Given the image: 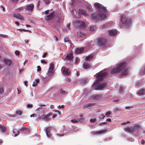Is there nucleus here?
Listing matches in <instances>:
<instances>
[{"mask_svg": "<svg viewBox=\"0 0 145 145\" xmlns=\"http://www.w3.org/2000/svg\"><path fill=\"white\" fill-rule=\"evenodd\" d=\"M120 72L122 76L126 75L128 74V68L127 64L125 62H121L118 64L116 67L114 68L111 71V74L118 73Z\"/></svg>", "mask_w": 145, "mask_h": 145, "instance_id": "f257e3e1", "label": "nucleus"}, {"mask_svg": "<svg viewBox=\"0 0 145 145\" xmlns=\"http://www.w3.org/2000/svg\"><path fill=\"white\" fill-rule=\"evenodd\" d=\"M120 21L124 26L129 27L131 23V20L128 18L124 14H122L121 17Z\"/></svg>", "mask_w": 145, "mask_h": 145, "instance_id": "f03ea898", "label": "nucleus"}, {"mask_svg": "<svg viewBox=\"0 0 145 145\" xmlns=\"http://www.w3.org/2000/svg\"><path fill=\"white\" fill-rule=\"evenodd\" d=\"M106 17V14L103 13H98L97 14L94 13L91 14L92 18L96 21H98L100 18L103 19L105 18Z\"/></svg>", "mask_w": 145, "mask_h": 145, "instance_id": "7ed1b4c3", "label": "nucleus"}, {"mask_svg": "<svg viewBox=\"0 0 145 145\" xmlns=\"http://www.w3.org/2000/svg\"><path fill=\"white\" fill-rule=\"evenodd\" d=\"M106 73L105 72L100 71L95 75V77L97 79V82L102 80L103 78L106 75Z\"/></svg>", "mask_w": 145, "mask_h": 145, "instance_id": "20e7f679", "label": "nucleus"}, {"mask_svg": "<svg viewBox=\"0 0 145 145\" xmlns=\"http://www.w3.org/2000/svg\"><path fill=\"white\" fill-rule=\"evenodd\" d=\"M95 6L97 9L103 12H105L106 9L105 7L98 3H95Z\"/></svg>", "mask_w": 145, "mask_h": 145, "instance_id": "39448f33", "label": "nucleus"}, {"mask_svg": "<svg viewBox=\"0 0 145 145\" xmlns=\"http://www.w3.org/2000/svg\"><path fill=\"white\" fill-rule=\"evenodd\" d=\"M106 86V84L105 83H100L95 86L94 89L101 90L105 88Z\"/></svg>", "mask_w": 145, "mask_h": 145, "instance_id": "423d86ee", "label": "nucleus"}, {"mask_svg": "<svg viewBox=\"0 0 145 145\" xmlns=\"http://www.w3.org/2000/svg\"><path fill=\"white\" fill-rule=\"evenodd\" d=\"M55 17V14L54 12H52L49 15L45 17V20L46 21H49L54 19Z\"/></svg>", "mask_w": 145, "mask_h": 145, "instance_id": "0eeeda50", "label": "nucleus"}, {"mask_svg": "<svg viewBox=\"0 0 145 145\" xmlns=\"http://www.w3.org/2000/svg\"><path fill=\"white\" fill-rule=\"evenodd\" d=\"M52 114L51 113H49L46 115L43 114L40 117V118L41 119H43L46 121H48L50 120V119L49 118V116H52Z\"/></svg>", "mask_w": 145, "mask_h": 145, "instance_id": "6e6552de", "label": "nucleus"}, {"mask_svg": "<svg viewBox=\"0 0 145 145\" xmlns=\"http://www.w3.org/2000/svg\"><path fill=\"white\" fill-rule=\"evenodd\" d=\"M97 42L100 46L105 45L106 42V40L103 38H99L97 40Z\"/></svg>", "mask_w": 145, "mask_h": 145, "instance_id": "1a4fd4ad", "label": "nucleus"}, {"mask_svg": "<svg viewBox=\"0 0 145 145\" xmlns=\"http://www.w3.org/2000/svg\"><path fill=\"white\" fill-rule=\"evenodd\" d=\"M13 17L20 20H24V18L23 16L21 15L20 13H14L13 14Z\"/></svg>", "mask_w": 145, "mask_h": 145, "instance_id": "9d476101", "label": "nucleus"}, {"mask_svg": "<svg viewBox=\"0 0 145 145\" xmlns=\"http://www.w3.org/2000/svg\"><path fill=\"white\" fill-rule=\"evenodd\" d=\"M3 60L5 64L8 67L10 66L12 64V61L9 59L5 58L3 59Z\"/></svg>", "mask_w": 145, "mask_h": 145, "instance_id": "9b49d317", "label": "nucleus"}, {"mask_svg": "<svg viewBox=\"0 0 145 145\" xmlns=\"http://www.w3.org/2000/svg\"><path fill=\"white\" fill-rule=\"evenodd\" d=\"M34 5L33 4H28L26 6V10L29 11H32L33 9Z\"/></svg>", "mask_w": 145, "mask_h": 145, "instance_id": "f8f14e48", "label": "nucleus"}, {"mask_svg": "<svg viewBox=\"0 0 145 145\" xmlns=\"http://www.w3.org/2000/svg\"><path fill=\"white\" fill-rule=\"evenodd\" d=\"M73 54L72 53H70L68 54L66 57L65 58L64 60L65 61L66 60H69V61H71L73 59Z\"/></svg>", "mask_w": 145, "mask_h": 145, "instance_id": "ddd939ff", "label": "nucleus"}, {"mask_svg": "<svg viewBox=\"0 0 145 145\" xmlns=\"http://www.w3.org/2000/svg\"><path fill=\"white\" fill-rule=\"evenodd\" d=\"M62 73L64 74L67 75L69 74L70 72L69 69L65 67H63L62 68Z\"/></svg>", "mask_w": 145, "mask_h": 145, "instance_id": "4468645a", "label": "nucleus"}, {"mask_svg": "<svg viewBox=\"0 0 145 145\" xmlns=\"http://www.w3.org/2000/svg\"><path fill=\"white\" fill-rule=\"evenodd\" d=\"M77 25L81 28H84L85 27V24L84 22L79 21L76 22Z\"/></svg>", "mask_w": 145, "mask_h": 145, "instance_id": "2eb2a0df", "label": "nucleus"}, {"mask_svg": "<svg viewBox=\"0 0 145 145\" xmlns=\"http://www.w3.org/2000/svg\"><path fill=\"white\" fill-rule=\"evenodd\" d=\"M83 67L84 69H87L90 68L91 67V65L90 64L88 63L87 61H85L83 63Z\"/></svg>", "mask_w": 145, "mask_h": 145, "instance_id": "dca6fc26", "label": "nucleus"}, {"mask_svg": "<svg viewBox=\"0 0 145 145\" xmlns=\"http://www.w3.org/2000/svg\"><path fill=\"white\" fill-rule=\"evenodd\" d=\"M140 127L139 125L136 124L135 126L133 127V132H139Z\"/></svg>", "mask_w": 145, "mask_h": 145, "instance_id": "f3484780", "label": "nucleus"}, {"mask_svg": "<svg viewBox=\"0 0 145 145\" xmlns=\"http://www.w3.org/2000/svg\"><path fill=\"white\" fill-rule=\"evenodd\" d=\"M52 74L53 72L52 71L48 70L46 73V76L44 78H50L52 76Z\"/></svg>", "mask_w": 145, "mask_h": 145, "instance_id": "a211bd4d", "label": "nucleus"}, {"mask_svg": "<svg viewBox=\"0 0 145 145\" xmlns=\"http://www.w3.org/2000/svg\"><path fill=\"white\" fill-rule=\"evenodd\" d=\"M109 32L110 35H114L117 33V31L116 30L112 29L109 30Z\"/></svg>", "mask_w": 145, "mask_h": 145, "instance_id": "6ab92c4d", "label": "nucleus"}, {"mask_svg": "<svg viewBox=\"0 0 145 145\" xmlns=\"http://www.w3.org/2000/svg\"><path fill=\"white\" fill-rule=\"evenodd\" d=\"M50 128L49 127L47 128L46 129V133L47 136L48 137H50L51 135V133L50 132Z\"/></svg>", "mask_w": 145, "mask_h": 145, "instance_id": "aec40b11", "label": "nucleus"}, {"mask_svg": "<svg viewBox=\"0 0 145 145\" xmlns=\"http://www.w3.org/2000/svg\"><path fill=\"white\" fill-rule=\"evenodd\" d=\"M19 131H20L23 132L24 133H27L29 131V129L25 127H23L21 128Z\"/></svg>", "mask_w": 145, "mask_h": 145, "instance_id": "412c9836", "label": "nucleus"}, {"mask_svg": "<svg viewBox=\"0 0 145 145\" xmlns=\"http://www.w3.org/2000/svg\"><path fill=\"white\" fill-rule=\"evenodd\" d=\"M101 97V96L100 95H94L92 96H91V99H98L99 98H100Z\"/></svg>", "mask_w": 145, "mask_h": 145, "instance_id": "4be33fe9", "label": "nucleus"}, {"mask_svg": "<svg viewBox=\"0 0 145 145\" xmlns=\"http://www.w3.org/2000/svg\"><path fill=\"white\" fill-rule=\"evenodd\" d=\"M125 131L130 133H133V127H127L124 128Z\"/></svg>", "mask_w": 145, "mask_h": 145, "instance_id": "5701e85b", "label": "nucleus"}, {"mask_svg": "<svg viewBox=\"0 0 145 145\" xmlns=\"http://www.w3.org/2000/svg\"><path fill=\"white\" fill-rule=\"evenodd\" d=\"M79 14H82L84 15H86V11L83 9H79Z\"/></svg>", "mask_w": 145, "mask_h": 145, "instance_id": "b1692460", "label": "nucleus"}, {"mask_svg": "<svg viewBox=\"0 0 145 145\" xmlns=\"http://www.w3.org/2000/svg\"><path fill=\"white\" fill-rule=\"evenodd\" d=\"M84 51V48H77L75 52L76 53H80Z\"/></svg>", "mask_w": 145, "mask_h": 145, "instance_id": "393cba45", "label": "nucleus"}, {"mask_svg": "<svg viewBox=\"0 0 145 145\" xmlns=\"http://www.w3.org/2000/svg\"><path fill=\"white\" fill-rule=\"evenodd\" d=\"M0 129L1 132L3 133L6 131L7 128L6 127L2 126L0 125Z\"/></svg>", "mask_w": 145, "mask_h": 145, "instance_id": "a878e982", "label": "nucleus"}, {"mask_svg": "<svg viewBox=\"0 0 145 145\" xmlns=\"http://www.w3.org/2000/svg\"><path fill=\"white\" fill-rule=\"evenodd\" d=\"M13 133L14 134V137L17 136L20 134L19 131H17V130L15 129H13Z\"/></svg>", "mask_w": 145, "mask_h": 145, "instance_id": "bb28decb", "label": "nucleus"}, {"mask_svg": "<svg viewBox=\"0 0 145 145\" xmlns=\"http://www.w3.org/2000/svg\"><path fill=\"white\" fill-rule=\"evenodd\" d=\"M145 89H142L140 90L138 93V94L140 95H144L145 94Z\"/></svg>", "mask_w": 145, "mask_h": 145, "instance_id": "cd10ccee", "label": "nucleus"}, {"mask_svg": "<svg viewBox=\"0 0 145 145\" xmlns=\"http://www.w3.org/2000/svg\"><path fill=\"white\" fill-rule=\"evenodd\" d=\"M93 56L91 55H89L86 57V61H90L93 59Z\"/></svg>", "mask_w": 145, "mask_h": 145, "instance_id": "c85d7f7f", "label": "nucleus"}, {"mask_svg": "<svg viewBox=\"0 0 145 145\" xmlns=\"http://www.w3.org/2000/svg\"><path fill=\"white\" fill-rule=\"evenodd\" d=\"M140 74L141 75H144L145 74V66L142 68L140 71Z\"/></svg>", "mask_w": 145, "mask_h": 145, "instance_id": "c756f323", "label": "nucleus"}, {"mask_svg": "<svg viewBox=\"0 0 145 145\" xmlns=\"http://www.w3.org/2000/svg\"><path fill=\"white\" fill-rule=\"evenodd\" d=\"M88 108H93V106L95 105V103H90L88 104Z\"/></svg>", "mask_w": 145, "mask_h": 145, "instance_id": "7c9ffc66", "label": "nucleus"}, {"mask_svg": "<svg viewBox=\"0 0 145 145\" xmlns=\"http://www.w3.org/2000/svg\"><path fill=\"white\" fill-rule=\"evenodd\" d=\"M54 64L52 63H50V67L49 68V70L52 71L54 69Z\"/></svg>", "mask_w": 145, "mask_h": 145, "instance_id": "2f4dec72", "label": "nucleus"}, {"mask_svg": "<svg viewBox=\"0 0 145 145\" xmlns=\"http://www.w3.org/2000/svg\"><path fill=\"white\" fill-rule=\"evenodd\" d=\"M112 114L111 111H109L108 112H106L105 113V115L106 117H109Z\"/></svg>", "mask_w": 145, "mask_h": 145, "instance_id": "473e14b6", "label": "nucleus"}, {"mask_svg": "<svg viewBox=\"0 0 145 145\" xmlns=\"http://www.w3.org/2000/svg\"><path fill=\"white\" fill-rule=\"evenodd\" d=\"M84 35V34L83 32H78V36L79 37H83Z\"/></svg>", "mask_w": 145, "mask_h": 145, "instance_id": "72a5a7b5", "label": "nucleus"}, {"mask_svg": "<svg viewBox=\"0 0 145 145\" xmlns=\"http://www.w3.org/2000/svg\"><path fill=\"white\" fill-rule=\"evenodd\" d=\"M39 106H40L36 110V111L38 110L39 109L41 110H42L43 109L42 108V106H45L46 105H42V104L40 105Z\"/></svg>", "mask_w": 145, "mask_h": 145, "instance_id": "f704fd0d", "label": "nucleus"}, {"mask_svg": "<svg viewBox=\"0 0 145 145\" xmlns=\"http://www.w3.org/2000/svg\"><path fill=\"white\" fill-rule=\"evenodd\" d=\"M17 30H19L20 31H25V32L29 31L30 32H31V31H30L29 30H25L24 29H17Z\"/></svg>", "mask_w": 145, "mask_h": 145, "instance_id": "c9c22d12", "label": "nucleus"}, {"mask_svg": "<svg viewBox=\"0 0 145 145\" xmlns=\"http://www.w3.org/2000/svg\"><path fill=\"white\" fill-rule=\"evenodd\" d=\"M22 112L20 110H17L16 112V114L19 115H21L22 114Z\"/></svg>", "mask_w": 145, "mask_h": 145, "instance_id": "e433bc0d", "label": "nucleus"}, {"mask_svg": "<svg viewBox=\"0 0 145 145\" xmlns=\"http://www.w3.org/2000/svg\"><path fill=\"white\" fill-rule=\"evenodd\" d=\"M96 29V27L95 26H91L90 27V30L91 31H94Z\"/></svg>", "mask_w": 145, "mask_h": 145, "instance_id": "4c0bfd02", "label": "nucleus"}, {"mask_svg": "<svg viewBox=\"0 0 145 145\" xmlns=\"http://www.w3.org/2000/svg\"><path fill=\"white\" fill-rule=\"evenodd\" d=\"M43 1L46 4H48L51 2L50 0H43Z\"/></svg>", "mask_w": 145, "mask_h": 145, "instance_id": "58836bf2", "label": "nucleus"}, {"mask_svg": "<svg viewBox=\"0 0 145 145\" xmlns=\"http://www.w3.org/2000/svg\"><path fill=\"white\" fill-rule=\"evenodd\" d=\"M142 83V82H137L136 85V86L137 87H138V86H140Z\"/></svg>", "mask_w": 145, "mask_h": 145, "instance_id": "ea45409f", "label": "nucleus"}, {"mask_svg": "<svg viewBox=\"0 0 145 145\" xmlns=\"http://www.w3.org/2000/svg\"><path fill=\"white\" fill-rule=\"evenodd\" d=\"M24 8L23 7H20L16 9V11L17 12H19L21 10H23Z\"/></svg>", "mask_w": 145, "mask_h": 145, "instance_id": "a19ab883", "label": "nucleus"}, {"mask_svg": "<svg viewBox=\"0 0 145 145\" xmlns=\"http://www.w3.org/2000/svg\"><path fill=\"white\" fill-rule=\"evenodd\" d=\"M105 117V116L103 114H101L99 117V118L101 119H104Z\"/></svg>", "mask_w": 145, "mask_h": 145, "instance_id": "79ce46f5", "label": "nucleus"}, {"mask_svg": "<svg viewBox=\"0 0 145 145\" xmlns=\"http://www.w3.org/2000/svg\"><path fill=\"white\" fill-rule=\"evenodd\" d=\"M4 92V89L3 88L0 87V95L2 94Z\"/></svg>", "mask_w": 145, "mask_h": 145, "instance_id": "37998d69", "label": "nucleus"}, {"mask_svg": "<svg viewBox=\"0 0 145 145\" xmlns=\"http://www.w3.org/2000/svg\"><path fill=\"white\" fill-rule=\"evenodd\" d=\"M65 42H67L69 41V39L68 37H65L64 39Z\"/></svg>", "mask_w": 145, "mask_h": 145, "instance_id": "c03bdc74", "label": "nucleus"}, {"mask_svg": "<svg viewBox=\"0 0 145 145\" xmlns=\"http://www.w3.org/2000/svg\"><path fill=\"white\" fill-rule=\"evenodd\" d=\"M71 122L73 123H76L78 122V120H76L74 119H72L71 120Z\"/></svg>", "mask_w": 145, "mask_h": 145, "instance_id": "a18cd8bd", "label": "nucleus"}, {"mask_svg": "<svg viewBox=\"0 0 145 145\" xmlns=\"http://www.w3.org/2000/svg\"><path fill=\"white\" fill-rule=\"evenodd\" d=\"M84 118H78L77 120H78V121L80 122H83V121Z\"/></svg>", "mask_w": 145, "mask_h": 145, "instance_id": "49530a36", "label": "nucleus"}, {"mask_svg": "<svg viewBox=\"0 0 145 145\" xmlns=\"http://www.w3.org/2000/svg\"><path fill=\"white\" fill-rule=\"evenodd\" d=\"M87 108H88V104H85V105H83V109H85Z\"/></svg>", "mask_w": 145, "mask_h": 145, "instance_id": "de8ad7c7", "label": "nucleus"}, {"mask_svg": "<svg viewBox=\"0 0 145 145\" xmlns=\"http://www.w3.org/2000/svg\"><path fill=\"white\" fill-rule=\"evenodd\" d=\"M41 63H44L45 64H46L47 63V62L46 61H45V60L44 59L41 60Z\"/></svg>", "mask_w": 145, "mask_h": 145, "instance_id": "09e8293b", "label": "nucleus"}, {"mask_svg": "<svg viewBox=\"0 0 145 145\" xmlns=\"http://www.w3.org/2000/svg\"><path fill=\"white\" fill-rule=\"evenodd\" d=\"M60 92L61 93L65 94V91L62 89H60Z\"/></svg>", "mask_w": 145, "mask_h": 145, "instance_id": "8fccbe9b", "label": "nucleus"}, {"mask_svg": "<svg viewBox=\"0 0 145 145\" xmlns=\"http://www.w3.org/2000/svg\"><path fill=\"white\" fill-rule=\"evenodd\" d=\"M96 120V118H94L93 119H91L90 120V121L92 122H94Z\"/></svg>", "mask_w": 145, "mask_h": 145, "instance_id": "3c124183", "label": "nucleus"}, {"mask_svg": "<svg viewBox=\"0 0 145 145\" xmlns=\"http://www.w3.org/2000/svg\"><path fill=\"white\" fill-rule=\"evenodd\" d=\"M16 55L17 56H18L20 54V52L18 50H16L15 52Z\"/></svg>", "mask_w": 145, "mask_h": 145, "instance_id": "603ef678", "label": "nucleus"}, {"mask_svg": "<svg viewBox=\"0 0 145 145\" xmlns=\"http://www.w3.org/2000/svg\"><path fill=\"white\" fill-rule=\"evenodd\" d=\"M124 88L123 87H121L120 88V93H122L123 91V89Z\"/></svg>", "mask_w": 145, "mask_h": 145, "instance_id": "864d4df0", "label": "nucleus"}, {"mask_svg": "<svg viewBox=\"0 0 145 145\" xmlns=\"http://www.w3.org/2000/svg\"><path fill=\"white\" fill-rule=\"evenodd\" d=\"M37 67L38 68L37 71H41V68L40 66H37Z\"/></svg>", "mask_w": 145, "mask_h": 145, "instance_id": "5fc2aeb1", "label": "nucleus"}, {"mask_svg": "<svg viewBox=\"0 0 145 145\" xmlns=\"http://www.w3.org/2000/svg\"><path fill=\"white\" fill-rule=\"evenodd\" d=\"M58 108L59 109H60L61 108H64V106L63 105H62L61 106L60 105H59L58 107Z\"/></svg>", "mask_w": 145, "mask_h": 145, "instance_id": "6e6d98bb", "label": "nucleus"}, {"mask_svg": "<svg viewBox=\"0 0 145 145\" xmlns=\"http://www.w3.org/2000/svg\"><path fill=\"white\" fill-rule=\"evenodd\" d=\"M37 84L35 82V81L34 82H33V84L32 85V86L33 87H34L35 86H36L37 85Z\"/></svg>", "mask_w": 145, "mask_h": 145, "instance_id": "4d7b16f0", "label": "nucleus"}, {"mask_svg": "<svg viewBox=\"0 0 145 145\" xmlns=\"http://www.w3.org/2000/svg\"><path fill=\"white\" fill-rule=\"evenodd\" d=\"M32 106H32V105L29 104H28L27 105V107L28 108H32Z\"/></svg>", "mask_w": 145, "mask_h": 145, "instance_id": "13d9d810", "label": "nucleus"}, {"mask_svg": "<svg viewBox=\"0 0 145 145\" xmlns=\"http://www.w3.org/2000/svg\"><path fill=\"white\" fill-rule=\"evenodd\" d=\"M50 108L51 109H52L54 108V106L53 105H50Z\"/></svg>", "mask_w": 145, "mask_h": 145, "instance_id": "bf43d9fd", "label": "nucleus"}, {"mask_svg": "<svg viewBox=\"0 0 145 145\" xmlns=\"http://www.w3.org/2000/svg\"><path fill=\"white\" fill-rule=\"evenodd\" d=\"M76 0H72V4L73 5H74V4L76 3Z\"/></svg>", "mask_w": 145, "mask_h": 145, "instance_id": "052dcab7", "label": "nucleus"}, {"mask_svg": "<svg viewBox=\"0 0 145 145\" xmlns=\"http://www.w3.org/2000/svg\"><path fill=\"white\" fill-rule=\"evenodd\" d=\"M24 84L26 86H28V82L27 81H25L24 82Z\"/></svg>", "mask_w": 145, "mask_h": 145, "instance_id": "680f3d73", "label": "nucleus"}, {"mask_svg": "<svg viewBox=\"0 0 145 145\" xmlns=\"http://www.w3.org/2000/svg\"><path fill=\"white\" fill-rule=\"evenodd\" d=\"M141 143L142 144H144L145 143V141L143 139H142L141 140Z\"/></svg>", "mask_w": 145, "mask_h": 145, "instance_id": "e2e57ef3", "label": "nucleus"}, {"mask_svg": "<svg viewBox=\"0 0 145 145\" xmlns=\"http://www.w3.org/2000/svg\"><path fill=\"white\" fill-rule=\"evenodd\" d=\"M78 62V59L77 57L75 59V63L76 64H77Z\"/></svg>", "mask_w": 145, "mask_h": 145, "instance_id": "0e129e2a", "label": "nucleus"}, {"mask_svg": "<svg viewBox=\"0 0 145 145\" xmlns=\"http://www.w3.org/2000/svg\"><path fill=\"white\" fill-rule=\"evenodd\" d=\"M50 10H47L44 12V13L45 14H48V12H49Z\"/></svg>", "mask_w": 145, "mask_h": 145, "instance_id": "69168bd1", "label": "nucleus"}, {"mask_svg": "<svg viewBox=\"0 0 145 145\" xmlns=\"http://www.w3.org/2000/svg\"><path fill=\"white\" fill-rule=\"evenodd\" d=\"M47 55V53H44V55H43V56H42V57H43V58H44V57H46V56Z\"/></svg>", "mask_w": 145, "mask_h": 145, "instance_id": "338daca9", "label": "nucleus"}, {"mask_svg": "<svg viewBox=\"0 0 145 145\" xmlns=\"http://www.w3.org/2000/svg\"><path fill=\"white\" fill-rule=\"evenodd\" d=\"M35 82H36V83L37 84V83H39V80L38 79H35Z\"/></svg>", "mask_w": 145, "mask_h": 145, "instance_id": "774afa93", "label": "nucleus"}]
</instances>
